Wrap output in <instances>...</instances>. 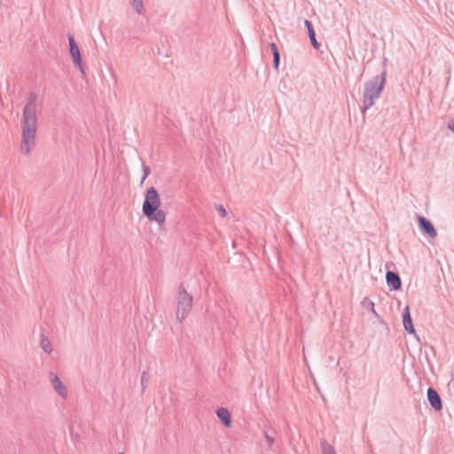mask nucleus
<instances>
[{"mask_svg": "<svg viewBox=\"0 0 454 454\" xmlns=\"http://www.w3.org/2000/svg\"><path fill=\"white\" fill-rule=\"evenodd\" d=\"M386 281L390 290H400L402 287L401 278L396 271L387 270L386 273Z\"/></svg>", "mask_w": 454, "mask_h": 454, "instance_id": "8", "label": "nucleus"}, {"mask_svg": "<svg viewBox=\"0 0 454 454\" xmlns=\"http://www.w3.org/2000/svg\"><path fill=\"white\" fill-rule=\"evenodd\" d=\"M304 25L308 30V35L309 38V41L311 43V45L317 51H320L321 44L317 42L316 38V32L313 27V24L311 21L308 20H304Z\"/></svg>", "mask_w": 454, "mask_h": 454, "instance_id": "11", "label": "nucleus"}, {"mask_svg": "<svg viewBox=\"0 0 454 454\" xmlns=\"http://www.w3.org/2000/svg\"><path fill=\"white\" fill-rule=\"evenodd\" d=\"M40 346L45 353H47V354L51 353V351H52L51 343L50 340L48 339V337H46L43 333L41 334Z\"/></svg>", "mask_w": 454, "mask_h": 454, "instance_id": "13", "label": "nucleus"}, {"mask_svg": "<svg viewBox=\"0 0 454 454\" xmlns=\"http://www.w3.org/2000/svg\"><path fill=\"white\" fill-rule=\"evenodd\" d=\"M270 47L272 55L280 54L279 51H278V46H277V44L275 43H271L270 44Z\"/></svg>", "mask_w": 454, "mask_h": 454, "instance_id": "21", "label": "nucleus"}, {"mask_svg": "<svg viewBox=\"0 0 454 454\" xmlns=\"http://www.w3.org/2000/svg\"><path fill=\"white\" fill-rule=\"evenodd\" d=\"M387 71L384 70L380 74L372 77L371 80L364 83V90L363 94V107L362 112L364 113L367 109L373 106L375 99L379 98L386 83Z\"/></svg>", "mask_w": 454, "mask_h": 454, "instance_id": "3", "label": "nucleus"}, {"mask_svg": "<svg viewBox=\"0 0 454 454\" xmlns=\"http://www.w3.org/2000/svg\"><path fill=\"white\" fill-rule=\"evenodd\" d=\"M447 128L454 133V118L448 122Z\"/></svg>", "mask_w": 454, "mask_h": 454, "instance_id": "22", "label": "nucleus"}, {"mask_svg": "<svg viewBox=\"0 0 454 454\" xmlns=\"http://www.w3.org/2000/svg\"><path fill=\"white\" fill-rule=\"evenodd\" d=\"M142 168H143V173H144V175H143V177H142L141 183H143V182L145 180V178H146V177L150 175V173H151V168H150V167H148V166H146V165L143 164Z\"/></svg>", "mask_w": 454, "mask_h": 454, "instance_id": "19", "label": "nucleus"}, {"mask_svg": "<svg viewBox=\"0 0 454 454\" xmlns=\"http://www.w3.org/2000/svg\"><path fill=\"white\" fill-rule=\"evenodd\" d=\"M51 382L56 392L63 398H66L67 395V391L66 387L63 385L61 380L57 375H54L51 372Z\"/></svg>", "mask_w": 454, "mask_h": 454, "instance_id": "10", "label": "nucleus"}, {"mask_svg": "<svg viewBox=\"0 0 454 454\" xmlns=\"http://www.w3.org/2000/svg\"><path fill=\"white\" fill-rule=\"evenodd\" d=\"M417 220L419 229L424 234L427 235L432 239L437 236V231L430 220L419 215H417Z\"/></svg>", "mask_w": 454, "mask_h": 454, "instance_id": "6", "label": "nucleus"}, {"mask_svg": "<svg viewBox=\"0 0 454 454\" xmlns=\"http://www.w3.org/2000/svg\"><path fill=\"white\" fill-rule=\"evenodd\" d=\"M160 198L155 187L151 186L147 189L145 200L142 206L143 215L150 221H155L159 224L166 220L165 213L160 209Z\"/></svg>", "mask_w": 454, "mask_h": 454, "instance_id": "2", "label": "nucleus"}, {"mask_svg": "<svg viewBox=\"0 0 454 454\" xmlns=\"http://www.w3.org/2000/svg\"><path fill=\"white\" fill-rule=\"evenodd\" d=\"M369 308H372V312L375 313L374 303L372 301L370 302Z\"/></svg>", "mask_w": 454, "mask_h": 454, "instance_id": "23", "label": "nucleus"}, {"mask_svg": "<svg viewBox=\"0 0 454 454\" xmlns=\"http://www.w3.org/2000/svg\"><path fill=\"white\" fill-rule=\"evenodd\" d=\"M402 317L404 330L409 333H415V327L413 325L412 318L410 313V308L408 305L404 308Z\"/></svg>", "mask_w": 454, "mask_h": 454, "instance_id": "9", "label": "nucleus"}, {"mask_svg": "<svg viewBox=\"0 0 454 454\" xmlns=\"http://www.w3.org/2000/svg\"><path fill=\"white\" fill-rule=\"evenodd\" d=\"M216 416L218 419L226 427H230L231 426V412L227 408H218L216 410Z\"/></svg>", "mask_w": 454, "mask_h": 454, "instance_id": "12", "label": "nucleus"}, {"mask_svg": "<svg viewBox=\"0 0 454 454\" xmlns=\"http://www.w3.org/2000/svg\"><path fill=\"white\" fill-rule=\"evenodd\" d=\"M427 398L430 406L435 411H441L442 409V398L437 390L432 387H429L427 391Z\"/></svg>", "mask_w": 454, "mask_h": 454, "instance_id": "7", "label": "nucleus"}, {"mask_svg": "<svg viewBox=\"0 0 454 454\" xmlns=\"http://www.w3.org/2000/svg\"><path fill=\"white\" fill-rule=\"evenodd\" d=\"M150 376L147 372H144L141 375L142 390L145 391V384L148 383Z\"/></svg>", "mask_w": 454, "mask_h": 454, "instance_id": "17", "label": "nucleus"}, {"mask_svg": "<svg viewBox=\"0 0 454 454\" xmlns=\"http://www.w3.org/2000/svg\"><path fill=\"white\" fill-rule=\"evenodd\" d=\"M192 307V296L190 294L184 284H180L177 294L176 320L182 322L188 316Z\"/></svg>", "mask_w": 454, "mask_h": 454, "instance_id": "4", "label": "nucleus"}, {"mask_svg": "<svg viewBox=\"0 0 454 454\" xmlns=\"http://www.w3.org/2000/svg\"><path fill=\"white\" fill-rule=\"evenodd\" d=\"M322 454H336L333 445L329 444L325 439L320 442Z\"/></svg>", "mask_w": 454, "mask_h": 454, "instance_id": "14", "label": "nucleus"}, {"mask_svg": "<svg viewBox=\"0 0 454 454\" xmlns=\"http://www.w3.org/2000/svg\"><path fill=\"white\" fill-rule=\"evenodd\" d=\"M275 432H273L272 434H270L268 431H265L264 432V437L269 444V447H271L272 444L274 443V441H275V438H274V434Z\"/></svg>", "mask_w": 454, "mask_h": 454, "instance_id": "16", "label": "nucleus"}, {"mask_svg": "<svg viewBox=\"0 0 454 454\" xmlns=\"http://www.w3.org/2000/svg\"><path fill=\"white\" fill-rule=\"evenodd\" d=\"M133 7L137 13H141L143 10V1L142 0H133Z\"/></svg>", "mask_w": 454, "mask_h": 454, "instance_id": "15", "label": "nucleus"}, {"mask_svg": "<svg viewBox=\"0 0 454 454\" xmlns=\"http://www.w3.org/2000/svg\"><path fill=\"white\" fill-rule=\"evenodd\" d=\"M118 454H124L123 452H119Z\"/></svg>", "mask_w": 454, "mask_h": 454, "instance_id": "25", "label": "nucleus"}, {"mask_svg": "<svg viewBox=\"0 0 454 454\" xmlns=\"http://www.w3.org/2000/svg\"><path fill=\"white\" fill-rule=\"evenodd\" d=\"M36 101V93L34 91L30 92L27 101L23 108L21 121L22 140L20 150L25 155H29L31 148L35 145V134L37 130Z\"/></svg>", "mask_w": 454, "mask_h": 454, "instance_id": "1", "label": "nucleus"}, {"mask_svg": "<svg viewBox=\"0 0 454 454\" xmlns=\"http://www.w3.org/2000/svg\"><path fill=\"white\" fill-rule=\"evenodd\" d=\"M215 209L222 217H225L227 215V211L223 205H215Z\"/></svg>", "mask_w": 454, "mask_h": 454, "instance_id": "20", "label": "nucleus"}, {"mask_svg": "<svg viewBox=\"0 0 454 454\" xmlns=\"http://www.w3.org/2000/svg\"><path fill=\"white\" fill-rule=\"evenodd\" d=\"M369 308H372V312L375 313L374 303L372 301L370 302Z\"/></svg>", "mask_w": 454, "mask_h": 454, "instance_id": "24", "label": "nucleus"}, {"mask_svg": "<svg viewBox=\"0 0 454 454\" xmlns=\"http://www.w3.org/2000/svg\"><path fill=\"white\" fill-rule=\"evenodd\" d=\"M69 53L72 58L74 66L78 68L83 74H85V65L82 61V54L74 37L68 35Z\"/></svg>", "mask_w": 454, "mask_h": 454, "instance_id": "5", "label": "nucleus"}, {"mask_svg": "<svg viewBox=\"0 0 454 454\" xmlns=\"http://www.w3.org/2000/svg\"><path fill=\"white\" fill-rule=\"evenodd\" d=\"M280 64V54L273 55V67L276 71L278 70Z\"/></svg>", "mask_w": 454, "mask_h": 454, "instance_id": "18", "label": "nucleus"}]
</instances>
